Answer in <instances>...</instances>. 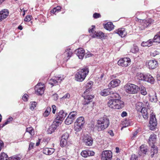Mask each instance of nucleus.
I'll return each mask as SVG.
<instances>
[{
    "mask_svg": "<svg viewBox=\"0 0 160 160\" xmlns=\"http://www.w3.org/2000/svg\"><path fill=\"white\" fill-rule=\"evenodd\" d=\"M93 84V82L92 81H89L86 84V90L82 96L84 98V101L83 103V107L86 108H89V109H91L93 106V102H92V100L94 98V96L88 95L91 90Z\"/></svg>",
    "mask_w": 160,
    "mask_h": 160,
    "instance_id": "nucleus-1",
    "label": "nucleus"
},
{
    "mask_svg": "<svg viewBox=\"0 0 160 160\" xmlns=\"http://www.w3.org/2000/svg\"><path fill=\"white\" fill-rule=\"evenodd\" d=\"M107 105L111 108L119 109L124 107V103L123 101L118 99H109Z\"/></svg>",
    "mask_w": 160,
    "mask_h": 160,
    "instance_id": "nucleus-2",
    "label": "nucleus"
},
{
    "mask_svg": "<svg viewBox=\"0 0 160 160\" xmlns=\"http://www.w3.org/2000/svg\"><path fill=\"white\" fill-rule=\"evenodd\" d=\"M109 125V119L106 117H103L97 121L96 127L98 131H101L107 128Z\"/></svg>",
    "mask_w": 160,
    "mask_h": 160,
    "instance_id": "nucleus-3",
    "label": "nucleus"
},
{
    "mask_svg": "<svg viewBox=\"0 0 160 160\" xmlns=\"http://www.w3.org/2000/svg\"><path fill=\"white\" fill-rule=\"evenodd\" d=\"M88 72V69L87 67L79 70L75 75L76 80L78 82L83 81Z\"/></svg>",
    "mask_w": 160,
    "mask_h": 160,
    "instance_id": "nucleus-4",
    "label": "nucleus"
},
{
    "mask_svg": "<svg viewBox=\"0 0 160 160\" xmlns=\"http://www.w3.org/2000/svg\"><path fill=\"white\" fill-rule=\"evenodd\" d=\"M138 87L130 83L126 84L124 86L125 91L129 93H136L138 92Z\"/></svg>",
    "mask_w": 160,
    "mask_h": 160,
    "instance_id": "nucleus-5",
    "label": "nucleus"
},
{
    "mask_svg": "<svg viewBox=\"0 0 160 160\" xmlns=\"http://www.w3.org/2000/svg\"><path fill=\"white\" fill-rule=\"evenodd\" d=\"M85 121L83 117H80L76 120L74 124V129L76 132L80 131L82 129Z\"/></svg>",
    "mask_w": 160,
    "mask_h": 160,
    "instance_id": "nucleus-6",
    "label": "nucleus"
},
{
    "mask_svg": "<svg viewBox=\"0 0 160 160\" xmlns=\"http://www.w3.org/2000/svg\"><path fill=\"white\" fill-rule=\"evenodd\" d=\"M67 114V113L65 112L63 110L60 111L57 113L55 122L58 124H61Z\"/></svg>",
    "mask_w": 160,
    "mask_h": 160,
    "instance_id": "nucleus-7",
    "label": "nucleus"
},
{
    "mask_svg": "<svg viewBox=\"0 0 160 160\" xmlns=\"http://www.w3.org/2000/svg\"><path fill=\"white\" fill-rule=\"evenodd\" d=\"M131 60L129 58H124L120 59L118 62L119 66L123 67H126L130 64Z\"/></svg>",
    "mask_w": 160,
    "mask_h": 160,
    "instance_id": "nucleus-8",
    "label": "nucleus"
},
{
    "mask_svg": "<svg viewBox=\"0 0 160 160\" xmlns=\"http://www.w3.org/2000/svg\"><path fill=\"white\" fill-rule=\"evenodd\" d=\"M157 126V122L156 119L155 115H152L150 116V121L149 122V125L150 129L151 130H154L156 128Z\"/></svg>",
    "mask_w": 160,
    "mask_h": 160,
    "instance_id": "nucleus-9",
    "label": "nucleus"
},
{
    "mask_svg": "<svg viewBox=\"0 0 160 160\" xmlns=\"http://www.w3.org/2000/svg\"><path fill=\"white\" fill-rule=\"evenodd\" d=\"M112 157V153L109 150H104L102 152V160H111Z\"/></svg>",
    "mask_w": 160,
    "mask_h": 160,
    "instance_id": "nucleus-10",
    "label": "nucleus"
},
{
    "mask_svg": "<svg viewBox=\"0 0 160 160\" xmlns=\"http://www.w3.org/2000/svg\"><path fill=\"white\" fill-rule=\"evenodd\" d=\"M82 138L83 142L85 143L86 145L88 146L92 145L93 140L89 135L87 134L84 135L82 136Z\"/></svg>",
    "mask_w": 160,
    "mask_h": 160,
    "instance_id": "nucleus-11",
    "label": "nucleus"
},
{
    "mask_svg": "<svg viewBox=\"0 0 160 160\" xmlns=\"http://www.w3.org/2000/svg\"><path fill=\"white\" fill-rule=\"evenodd\" d=\"M63 78L61 77H57L51 79L49 81V83L53 86L54 85H56L58 84V81L60 82L63 79Z\"/></svg>",
    "mask_w": 160,
    "mask_h": 160,
    "instance_id": "nucleus-12",
    "label": "nucleus"
},
{
    "mask_svg": "<svg viewBox=\"0 0 160 160\" xmlns=\"http://www.w3.org/2000/svg\"><path fill=\"white\" fill-rule=\"evenodd\" d=\"M35 89L38 94L39 95L42 94L44 90V87L41 83H38L36 86Z\"/></svg>",
    "mask_w": 160,
    "mask_h": 160,
    "instance_id": "nucleus-13",
    "label": "nucleus"
},
{
    "mask_svg": "<svg viewBox=\"0 0 160 160\" xmlns=\"http://www.w3.org/2000/svg\"><path fill=\"white\" fill-rule=\"evenodd\" d=\"M75 52L80 59H82L85 55V51L83 49L79 48L75 51Z\"/></svg>",
    "mask_w": 160,
    "mask_h": 160,
    "instance_id": "nucleus-14",
    "label": "nucleus"
},
{
    "mask_svg": "<svg viewBox=\"0 0 160 160\" xmlns=\"http://www.w3.org/2000/svg\"><path fill=\"white\" fill-rule=\"evenodd\" d=\"M94 152L92 151L86 150L82 151L81 154L82 157L86 158L88 156H93L94 155Z\"/></svg>",
    "mask_w": 160,
    "mask_h": 160,
    "instance_id": "nucleus-15",
    "label": "nucleus"
},
{
    "mask_svg": "<svg viewBox=\"0 0 160 160\" xmlns=\"http://www.w3.org/2000/svg\"><path fill=\"white\" fill-rule=\"evenodd\" d=\"M58 123H57L55 121L54 122V123L52 124L47 130V132L48 134H51L53 132H54L55 130L56 129L57 127L59 126Z\"/></svg>",
    "mask_w": 160,
    "mask_h": 160,
    "instance_id": "nucleus-16",
    "label": "nucleus"
},
{
    "mask_svg": "<svg viewBox=\"0 0 160 160\" xmlns=\"http://www.w3.org/2000/svg\"><path fill=\"white\" fill-rule=\"evenodd\" d=\"M9 15V11L7 9H3L0 11V21L6 18Z\"/></svg>",
    "mask_w": 160,
    "mask_h": 160,
    "instance_id": "nucleus-17",
    "label": "nucleus"
},
{
    "mask_svg": "<svg viewBox=\"0 0 160 160\" xmlns=\"http://www.w3.org/2000/svg\"><path fill=\"white\" fill-rule=\"evenodd\" d=\"M148 68L150 69H154L158 65L157 61L154 60H150L148 61Z\"/></svg>",
    "mask_w": 160,
    "mask_h": 160,
    "instance_id": "nucleus-18",
    "label": "nucleus"
},
{
    "mask_svg": "<svg viewBox=\"0 0 160 160\" xmlns=\"http://www.w3.org/2000/svg\"><path fill=\"white\" fill-rule=\"evenodd\" d=\"M120 82V81L118 79L112 80L108 84V87L114 88L118 86Z\"/></svg>",
    "mask_w": 160,
    "mask_h": 160,
    "instance_id": "nucleus-19",
    "label": "nucleus"
},
{
    "mask_svg": "<svg viewBox=\"0 0 160 160\" xmlns=\"http://www.w3.org/2000/svg\"><path fill=\"white\" fill-rule=\"evenodd\" d=\"M115 32L121 37H124L127 34L125 29L123 28H119Z\"/></svg>",
    "mask_w": 160,
    "mask_h": 160,
    "instance_id": "nucleus-20",
    "label": "nucleus"
},
{
    "mask_svg": "<svg viewBox=\"0 0 160 160\" xmlns=\"http://www.w3.org/2000/svg\"><path fill=\"white\" fill-rule=\"evenodd\" d=\"M153 22V20L151 18H148L146 20H143L142 24L144 28H147L152 24Z\"/></svg>",
    "mask_w": 160,
    "mask_h": 160,
    "instance_id": "nucleus-21",
    "label": "nucleus"
},
{
    "mask_svg": "<svg viewBox=\"0 0 160 160\" xmlns=\"http://www.w3.org/2000/svg\"><path fill=\"white\" fill-rule=\"evenodd\" d=\"M150 100L152 102H156L158 101V98L156 95V93L154 91H153L149 95Z\"/></svg>",
    "mask_w": 160,
    "mask_h": 160,
    "instance_id": "nucleus-22",
    "label": "nucleus"
},
{
    "mask_svg": "<svg viewBox=\"0 0 160 160\" xmlns=\"http://www.w3.org/2000/svg\"><path fill=\"white\" fill-rule=\"evenodd\" d=\"M55 151L52 148H45L43 150V153L47 155H50L52 154Z\"/></svg>",
    "mask_w": 160,
    "mask_h": 160,
    "instance_id": "nucleus-23",
    "label": "nucleus"
},
{
    "mask_svg": "<svg viewBox=\"0 0 160 160\" xmlns=\"http://www.w3.org/2000/svg\"><path fill=\"white\" fill-rule=\"evenodd\" d=\"M156 140V135L154 134H151L148 139V143L150 145H153Z\"/></svg>",
    "mask_w": 160,
    "mask_h": 160,
    "instance_id": "nucleus-24",
    "label": "nucleus"
},
{
    "mask_svg": "<svg viewBox=\"0 0 160 160\" xmlns=\"http://www.w3.org/2000/svg\"><path fill=\"white\" fill-rule=\"evenodd\" d=\"M146 79L145 81L150 82L151 84H153L154 82V79L153 77L150 74H146L145 77Z\"/></svg>",
    "mask_w": 160,
    "mask_h": 160,
    "instance_id": "nucleus-25",
    "label": "nucleus"
},
{
    "mask_svg": "<svg viewBox=\"0 0 160 160\" xmlns=\"http://www.w3.org/2000/svg\"><path fill=\"white\" fill-rule=\"evenodd\" d=\"M151 146V156L152 158L155 155L157 154L158 151L157 148L156 146H154V145H152Z\"/></svg>",
    "mask_w": 160,
    "mask_h": 160,
    "instance_id": "nucleus-26",
    "label": "nucleus"
},
{
    "mask_svg": "<svg viewBox=\"0 0 160 160\" xmlns=\"http://www.w3.org/2000/svg\"><path fill=\"white\" fill-rule=\"evenodd\" d=\"M147 151V148L146 145H142L140 147L139 153L140 154H146Z\"/></svg>",
    "mask_w": 160,
    "mask_h": 160,
    "instance_id": "nucleus-27",
    "label": "nucleus"
},
{
    "mask_svg": "<svg viewBox=\"0 0 160 160\" xmlns=\"http://www.w3.org/2000/svg\"><path fill=\"white\" fill-rule=\"evenodd\" d=\"M136 108L138 112H140L145 108L143 107V103L142 102H137L136 105Z\"/></svg>",
    "mask_w": 160,
    "mask_h": 160,
    "instance_id": "nucleus-28",
    "label": "nucleus"
},
{
    "mask_svg": "<svg viewBox=\"0 0 160 160\" xmlns=\"http://www.w3.org/2000/svg\"><path fill=\"white\" fill-rule=\"evenodd\" d=\"M104 28L108 30L111 31L114 28V25L111 22H108L104 26Z\"/></svg>",
    "mask_w": 160,
    "mask_h": 160,
    "instance_id": "nucleus-29",
    "label": "nucleus"
},
{
    "mask_svg": "<svg viewBox=\"0 0 160 160\" xmlns=\"http://www.w3.org/2000/svg\"><path fill=\"white\" fill-rule=\"evenodd\" d=\"M110 95H111V98L109 99H118L120 100L121 98L118 93L116 92H113V91H111Z\"/></svg>",
    "mask_w": 160,
    "mask_h": 160,
    "instance_id": "nucleus-30",
    "label": "nucleus"
},
{
    "mask_svg": "<svg viewBox=\"0 0 160 160\" xmlns=\"http://www.w3.org/2000/svg\"><path fill=\"white\" fill-rule=\"evenodd\" d=\"M104 33L102 32H95L92 35V37L94 38H101L104 37Z\"/></svg>",
    "mask_w": 160,
    "mask_h": 160,
    "instance_id": "nucleus-31",
    "label": "nucleus"
},
{
    "mask_svg": "<svg viewBox=\"0 0 160 160\" xmlns=\"http://www.w3.org/2000/svg\"><path fill=\"white\" fill-rule=\"evenodd\" d=\"M153 39H150L147 42H143L141 44V46L143 47H150L153 42Z\"/></svg>",
    "mask_w": 160,
    "mask_h": 160,
    "instance_id": "nucleus-32",
    "label": "nucleus"
},
{
    "mask_svg": "<svg viewBox=\"0 0 160 160\" xmlns=\"http://www.w3.org/2000/svg\"><path fill=\"white\" fill-rule=\"evenodd\" d=\"M109 88L104 89L102 90L100 92V94L102 96H106L109 94H110L111 91Z\"/></svg>",
    "mask_w": 160,
    "mask_h": 160,
    "instance_id": "nucleus-33",
    "label": "nucleus"
},
{
    "mask_svg": "<svg viewBox=\"0 0 160 160\" xmlns=\"http://www.w3.org/2000/svg\"><path fill=\"white\" fill-rule=\"evenodd\" d=\"M146 74H144L142 73H138L137 74V78L140 80L145 81L146 78Z\"/></svg>",
    "mask_w": 160,
    "mask_h": 160,
    "instance_id": "nucleus-34",
    "label": "nucleus"
},
{
    "mask_svg": "<svg viewBox=\"0 0 160 160\" xmlns=\"http://www.w3.org/2000/svg\"><path fill=\"white\" fill-rule=\"evenodd\" d=\"M28 132L30 134L31 136H33L34 134V131L33 128L32 127L28 128H26V132L24 134H26Z\"/></svg>",
    "mask_w": 160,
    "mask_h": 160,
    "instance_id": "nucleus-35",
    "label": "nucleus"
},
{
    "mask_svg": "<svg viewBox=\"0 0 160 160\" xmlns=\"http://www.w3.org/2000/svg\"><path fill=\"white\" fill-rule=\"evenodd\" d=\"M140 112L142 113V117L144 119H146L148 118V113L147 112V110L146 109V108H143V110Z\"/></svg>",
    "mask_w": 160,
    "mask_h": 160,
    "instance_id": "nucleus-36",
    "label": "nucleus"
},
{
    "mask_svg": "<svg viewBox=\"0 0 160 160\" xmlns=\"http://www.w3.org/2000/svg\"><path fill=\"white\" fill-rule=\"evenodd\" d=\"M77 114V112L76 111H74L70 112L68 116L73 120L76 118Z\"/></svg>",
    "mask_w": 160,
    "mask_h": 160,
    "instance_id": "nucleus-37",
    "label": "nucleus"
},
{
    "mask_svg": "<svg viewBox=\"0 0 160 160\" xmlns=\"http://www.w3.org/2000/svg\"><path fill=\"white\" fill-rule=\"evenodd\" d=\"M153 40L154 42L160 43V32L155 36Z\"/></svg>",
    "mask_w": 160,
    "mask_h": 160,
    "instance_id": "nucleus-38",
    "label": "nucleus"
},
{
    "mask_svg": "<svg viewBox=\"0 0 160 160\" xmlns=\"http://www.w3.org/2000/svg\"><path fill=\"white\" fill-rule=\"evenodd\" d=\"M61 9V7L60 6H58L54 8L51 11V13H53V14L56 15V13L60 11Z\"/></svg>",
    "mask_w": 160,
    "mask_h": 160,
    "instance_id": "nucleus-39",
    "label": "nucleus"
},
{
    "mask_svg": "<svg viewBox=\"0 0 160 160\" xmlns=\"http://www.w3.org/2000/svg\"><path fill=\"white\" fill-rule=\"evenodd\" d=\"M51 110V108L50 107H47L43 114V116L45 117H47L49 115Z\"/></svg>",
    "mask_w": 160,
    "mask_h": 160,
    "instance_id": "nucleus-40",
    "label": "nucleus"
},
{
    "mask_svg": "<svg viewBox=\"0 0 160 160\" xmlns=\"http://www.w3.org/2000/svg\"><path fill=\"white\" fill-rule=\"evenodd\" d=\"M8 155L5 153H2L0 156V160H7Z\"/></svg>",
    "mask_w": 160,
    "mask_h": 160,
    "instance_id": "nucleus-41",
    "label": "nucleus"
},
{
    "mask_svg": "<svg viewBox=\"0 0 160 160\" xmlns=\"http://www.w3.org/2000/svg\"><path fill=\"white\" fill-rule=\"evenodd\" d=\"M73 121V120L68 116L65 121V123L67 125H69L72 123Z\"/></svg>",
    "mask_w": 160,
    "mask_h": 160,
    "instance_id": "nucleus-42",
    "label": "nucleus"
},
{
    "mask_svg": "<svg viewBox=\"0 0 160 160\" xmlns=\"http://www.w3.org/2000/svg\"><path fill=\"white\" fill-rule=\"evenodd\" d=\"M139 51V48L137 46H134L132 48L131 51L133 53H136Z\"/></svg>",
    "mask_w": 160,
    "mask_h": 160,
    "instance_id": "nucleus-43",
    "label": "nucleus"
},
{
    "mask_svg": "<svg viewBox=\"0 0 160 160\" xmlns=\"http://www.w3.org/2000/svg\"><path fill=\"white\" fill-rule=\"evenodd\" d=\"M37 103L35 102H31L30 105V109L33 110L36 107Z\"/></svg>",
    "mask_w": 160,
    "mask_h": 160,
    "instance_id": "nucleus-44",
    "label": "nucleus"
},
{
    "mask_svg": "<svg viewBox=\"0 0 160 160\" xmlns=\"http://www.w3.org/2000/svg\"><path fill=\"white\" fill-rule=\"evenodd\" d=\"M65 54L68 56V59H69V58L71 57L72 54V52L70 49H68L65 52Z\"/></svg>",
    "mask_w": 160,
    "mask_h": 160,
    "instance_id": "nucleus-45",
    "label": "nucleus"
},
{
    "mask_svg": "<svg viewBox=\"0 0 160 160\" xmlns=\"http://www.w3.org/2000/svg\"><path fill=\"white\" fill-rule=\"evenodd\" d=\"M64 140H63V139L61 138L60 142V145L62 147H64V146H65L67 144V140L65 139Z\"/></svg>",
    "mask_w": 160,
    "mask_h": 160,
    "instance_id": "nucleus-46",
    "label": "nucleus"
},
{
    "mask_svg": "<svg viewBox=\"0 0 160 160\" xmlns=\"http://www.w3.org/2000/svg\"><path fill=\"white\" fill-rule=\"evenodd\" d=\"M13 119L12 117H9L2 125V127H4L5 125L10 123Z\"/></svg>",
    "mask_w": 160,
    "mask_h": 160,
    "instance_id": "nucleus-47",
    "label": "nucleus"
},
{
    "mask_svg": "<svg viewBox=\"0 0 160 160\" xmlns=\"http://www.w3.org/2000/svg\"><path fill=\"white\" fill-rule=\"evenodd\" d=\"M159 53L158 51L157 50H155L154 51H152L151 52V55L152 57H155L156 55H158Z\"/></svg>",
    "mask_w": 160,
    "mask_h": 160,
    "instance_id": "nucleus-48",
    "label": "nucleus"
},
{
    "mask_svg": "<svg viewBox=\"0 0 160 160\" xmlns=\"http://www.w3.org/2000/svg\"><path fill=\"white\" fill-rule=\"evenodd\" d=\"M69 136V135L68 133H65L62 136L61 139H63V140H64V139L68 140Z\"/></svg>",
    "mask_w": 160,
    "mask_h": 160,
    "instance_id": "nucleus-49",
    "label": "nucleus"
},
{
    "mask_svg": "<svg viewBox=\"0 0 160 160\" xmlns=\"http://www.w3.org/2000/svg\"><path fill=\"white\" fill-rule=\"evenodd\" d=\"M32 16L30 15L27 16L24 19V21L26 22H29L31 19Z\"/></svg>",
    "mask_w": 160,
    "mask_h": 160,
    "instance_id": "nucleus-50",
    "label": "nucleus"
},
{
    "mask_svg": "<svg viewBox=\"0 0 160 160\" xmlns=\"http://www.w3.org/2000/svg\"><path fill=\"white\" fill-rule=\"evenodd\" d=\"M20 157L18 156H14L11 157V160H20Z\"/></svg>",
    "mask_w": 160,
    "mask_h": 160,
    "instance_id": "nucleus-51",
    "label": "nucleus"
},
{
    "mask_svg": "<svg viewBox=\"0 0 160 160\" xmlns=\"http://www.w3.org/2000/svg\"><path fill=\"white\" fill-rule=\"evenodd\" d=\"M93 17L94 18H97L100 17L101 15L100 14L96 12L93 14Z\"/></svg>",
    "mask_w": 160,
    "mask_h": 160,
    "instance_id": "nucleus-52",
    "label": "nucleus"
},
{
    "mask_svg": "<svg viewBox=\"0 0 160 160\" xmlns=\"http://www.w3.org/2000/svg\"><path fill=\"white\" fill-rule=\"evenodd\" d=\"M130 160H138V157L135 154H132V155Z\"/></svg>",
    "mask_w": 160,
    "mask_h": 160,
    "instance_id": "nucleus-53",
    "label": "nucleus"
},
{
    "mask_svg": "<svg viewBox=\"0 0 160 160\" xmlns=\"http://www.w3.org/2000/svg\"><path fill=\"white\" fill-rule=\"evenodd\" d=\"M28 95L26 94H25L23 96V97H22V99L24 101H28Z\"/></svg>",
    "mask_w": 160,
    "mask_h": 160,
    "instance_id": "nucleus-54",
    "label": "nucleus"
},
{
    "mask_svg": "<svg viewBox=\"0 0 160 160\" xmlns=\"http://www.w3.org/2000/svg\"><path fill=\"white\" fill-rule=\"evenodd\" d=\"M52 98L54 100H57L58 98V94L56 93L52 95Z\"/></svg>",
    "mask_w": 160,
    "mask_h": 160,
    "instance_id": "nucleus-55",
    "label": "nucleus"
},
{
    "mask_svg": "<svg viewBox=\"0 0 160 160\" xmlns=\"http://www.w3.org/2000/svg\"><path fill=\"white\" fill-rule=\"evenodd\" d=\"M141 93L142 94L145 95L147 94V92L146 91V88L144 89H143L142 90H141Z\"/></svg>",
    "mask_w": 160,
    "mask_h": 160,
    "instance_id": "nucleus-56",
    "label": "nucleus"
},
{
    "mask_svg": "<svg viewBox=\"0 0 160 160\" xmlns=\"http://www.w3.org/2000/svg\"><path fill=\"white\" fill-rule=\"evenodd\" d=\"M34 145V143L32 142H30L29 144V146L28 148L29 150H31L33 148V147Z\"/></svg>",
    "mask_w": 160,
    "mask_h": 160,
    "instance_id": "nucleus-57",
    "label": "nucleus"
},
{
    "mask_svg": "<svg viewBox=\"0 0 160 160\" xmlns=\"http://www.w3.org/2000/svg\"><path fill=\"white\" fill-rule=\"evenodd\" d=\"M70 97V94L69 93H67L62 97V98L63 99L68 98Z\"/></svg>",
    "mask_w": 160,
    "mask_h": 160,
    "instance_id": "nucleus-58",
    "label": "nucleus"
},
{
    "mask_svg": "<svg viewBox=\"0 0 160 160\" xmlns=\"http://www.w3.org/2000/svg\"><path fill=\"white\" fill-rule=\"evenodd\" d=\"M52 113L55 114L56 112V107L55 105H53L52 106Z\"/></svg>",
    "mask_w": 160,
    "mask_h": 160,
    "instance_id": "nucleus-59",
    "label": "nucleus"
},
{
    "mask_svg": "<svg viewBox=\"0 0 160 160\" xmlns=\"http://www.w3.org/2000/svg\"><path fill=\"white\" fill-rule=\"evenodd\" d=\"M108 133L112 137L114 135V134L113 133L112 131V130H109L108 131Z\"/></svg>",
    "mask_w": 160,
    "mask_h": 160,
    "instance_id": "nucleus-60",
    "label": "nucleus"
},
{
    "mask_svg": "<svg viewBox=\"0 0 160 160\" xmlns=\"http://www.w3.org/2000/svg\"><path fill=\"white\" fill-rule=\"evenodd\" d=\"M127 113L126 112L124 111L122 112L121 116L122 117H124L126 116L127 115Z\"/></svg>",
    "mask_w": 160,
    "mask_h": 160,
    "instance_id": "nucleus-61",
    "label": "nucleus"
},
{
    "mask_svg": "<svg viewBox=\"0 0 160 160\" xmlns=\"http://www.w3.org/2000/svg\"><path fill=\"white\" fill-rule=\"evenodd\" d=\"M138 133V132L137 131H136L134 133L133 136L131 138L132 139H134L135 137L137 136Z\"/></svg>",
    "mask_w": 160,
    "mask_h": 160,
    "instance_id": "nucleus-62",
    "label": "nucleus"
},
{
    "mask_svg": "<svg viewBox=\"0 0 160 160\" xmlns=\"http://www.w3.org/2000/svg\"><path fill=\"white\" fill-rule=\"evenodd\" d=\"M94 28H95V26H92V28L89 30V32H92V33H94V31L93 30V29H94Z\"/></svg>",
    "mask_w": 160,
    "mask_h": 160,
    "instance_id": "nucleus-63",
    "label": "nucleus"
},
{
    "mask_svg": "<svg viewBox=\"0 0 160 160\" xmlns=\"http://www.w3.org/2000/svg\"><path fill=\"white\" fill-rule=\"evenodd\" d=\"M55 160H67L66 158L61 157L60 158H59L56 159Z\"/></svg>",
    "mask_w": 160,
    "mask_h": 160,
    "instance_id": "nucleus-64",
    "label": "nucleus"
}]
</instances>
